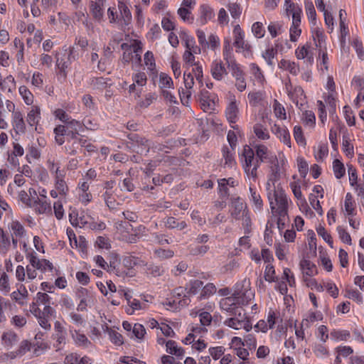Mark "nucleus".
<instances>
[{
	"instance_id": "ea45409f",
	"label": "nucleus",
	"mask_w": 364,
	"mask_h": 364,
	"mask_svg": "<svg viewBox=\"0 0 364 364\" xmlns=\"http://www.w3.org/2000/svg\"><path fill=\"white\" fill-rule=\"evenodd\" d=\"M275 269L273 265L267 264L264 270V279L268 282H275Z\"/></svg>"
},
{
	"instance_id": "f704fd0d",
	"label": "nucleus",
	"mask_w": 364,
	"mask_h": 364,
	"mask_svg": "<svg viewBox=\"0 0 364 364\" xmlns=\"http://www.w3.org/2000/svg\"><path fill=\"white\" fill-rule=\"evenodd\" d=\"M313 38L315 41L316 46L321 48L325 42V35L323 31L319 28L315 29V31H313Z\"/></svg>"
},
{
	"instance_id": "338daca9",
	"label": "nucleus",
	"mask_w": 364,
	"mask_h": 364,
	"mask_svg": "<svg viewBox=\"0 0 364 364\" xmlns=\"http://www.w3.org/2000/svg\"><path fill=\"white\" fill-rule=\"evenodd\" d=\"M346 296L351 299L356 300L358 303H362L363 298L360 293L357 289H348Z\"/></svg>"
},
{
	"instance_id": "c9c22d12",
	"label": "nucleus",
	"mask_w": 364,
	"mask_h": 364,
	"mask_svg": "<svg viewBox=\"0 0 364 364\" xmlns=\"http://www.w3.org/2000/svg\"><path fill=\"white\" fill-rule=\"evenodd\" d=\"M73 337L77 345L84 348H87L91 344V342L84 334L75 332V333L73 335Z\"/></svg>"
},
{
	"instance_id": "2f4dec72",
	"label": "nucleus",
	"mask_w": 364,
	"mask_h": 364,
	"mask_svg": "<svg viewBox=\"0 0 364 364\" xmlns=\"http://www.w3.org/2000/svg\"><path fill=\"white\" fill-rule=\"evenodd\" d=\"M274 161L275 164L272 166V173L269 176L268 183L267 184V186H270L269 182H272L273 185H274V183L277 181L280 178L279 166L278 164V161L276 158L274 159Z\"/></svg>"
},
{
	"instance_id": "13d9d810",
	"label": "nucleus",
	"mask_w": 364,
	"mask_h": 364,
	"mask_svg": "<svg viewBox=\"0 0 364 364\" xmlns=\"http://www.w3.org/2000/svg\"><path fill=\"white\" fill-rule=\"evenodd\" d=\"M203 285V282L200 280L196 279L193 281H191L188 293L193 294H197L198 290L202 288Z\"/></svg>"
},
{
	"instance_id": "423d86ee",
	"label": "nucleus",
	"mask_w": 364,
	"mask_h": 364,
	"mask_svg": "<svg viewBox=\"0 0 364 364\" xmlns=\"http://www.w3.org/2000/svg\"><path fill=\"white\" fill-rule=\"evenodd\" d=\"M272 131L284 144L291 147L290 134L284 126L274 124V127H272Z\"/></svg>"
},
{
	"instance_id": "603ef678",
	"label": "nucleus",
	"mask_w": 364,
	"mask_h": 364,
	"mask_svg": "<svg viewBox=\"0 0 364 364\" xmlns=\"http://www.w3.org/2000/svg\"><path fill=\"white\" fill-rule=\"evenodd\" d=\"M316 231L318 232V234L322 237V238L327 242L330 245L331 247H332V245H333V240H332V237L326 231L325 228L321 226V225H319L317 228H316Z\"/></svg>"
},
{
	"instance_id": "774afa93",
	"label": "nucleus",
	"mask_w": 364,
	"mask_h": 364,
	"mask_svg": "<svg viewBox=\"0 0 364 364\" xmlns=\"http://www.w3.org/2000/svg\"><path fill=\"white\" fill-rule=\"evenodd\" d=\"M30 347L31 343L28 341H23L21 343L18 350L16 351V355H22L25 354L26 352L30 350Z\"/></svg>"
},
{
	"instance_id": "e433bc0d",
	"label": "nucleus",
	"mask_w": 364,
	"mask_h": 364,
	"mask_svg": "<svg viewBox=\"0 0 364 364\" xmlns=\"http://www.w3.org/2000/svg\"><path fill=\"white\" fill-rule=\"evenodd\" d=\"M233 151L234 150H232L231 148L228 146H224L223 148V155L225 159V163L229 166H232L235 164V159L232 153Z\"/></svg>"
},
{
	"instance_id": "f03ea898",
	"label": "nucleus",
	"mask_w": 364,
	"mask_h": 364,
	"mask_svg": "<svg viewBox=\"0 0 364 364\" xmlns=\"http://www.w3.org/2000/svg\"><path fill=\"white\" fill-rule=\"evenodd\" d=\"M253 293L250 290H245L244 291L237 289L235 291L232 296L223 299L220 301L221 308L230 312L231 315L236 316L238 308L236 304L246 305L253 296Z\"/></svg>"
},
{
	"instance_id": "f8f14e48",
	"label": "nucleus",
	"mask_w": 364,
	"mask_h": 364,
	"mask_svg": "<svg viewBox=\"0 0 364 364\" xmlns=\"http://www.w3.org/2000/svg\"><path fill=\"white\" fill-rule=\"evenodd\" d=\"M118 9L120 12L121 18L124 26H128L132 21V14L128 6L122 1H119Z\"/></svg>"
},
{
	"instance_id": "3c124183",
	"label": "nucleus",
	"mask_w": 364,
	"mask_h": 364,
	"mask_svg": "<svg viewBox=\"0 0 364 364\" xmlns=\"http://www.w3.org/2000/svg\"><path fill=\"white\" fill-rule=\"evenodd\" d=\"M138 258L133 256H127L123 259V265L128 269H132L139 264Z\"/></svg>"
},
{
	"instance_id": "a19ab883",
	"label": "nucleus",
	"mask_w": 364,
	"mask_h": 364,
	"mask_svg": "<svg viewBox=\"0 0 364 364\" xmlns=\"http://www.w3.org/2000/svg\"><path fill=\"white\" fill-rule=\"evenodd\" d=\"M306 15L314 24H316V13L312 2H307L305 4Z\"/></svg>"
},
{
	"instance_id": "9d476101",
	"label": "nucleus",
	"mask_w": 364,
	"mask_h": 364,
	"mask_svg": "<svg viewBox=\"0 0 364 364\" xmlns=\"http://www.w3.org/2000/svg\"><path fill=\"white\" fill-rule=\"evenodd\" d=\"M184 40L186 42V47L187 50L185 51L183 55V60L188 64H191V65H194V60H195V56L193 55V53L191 52V43H194L193 38L185 35Z\"/></svg>"
},
{
	"instance_id": "4468645a",
	"label": "nucleus",
	"mask_w": 364,
	"mask_h": 364,
	"mask_svg": "<svg viewBox=\"0 0 364 364\" xmlns=\"http://www.w3.org/2000/svg\"><path fill=\"white\" fill-rule=\"evenodd\" d=\"M213 77L217 80H222L223 75L226 74V70L220 62L214 61L210 69Z\"/></svg>"
},
{
	"instance_id": "a18cd8bd",
	"label": "nucleus",
	"mask_w": 364,
	"mask_h": 364,
	"mask_svg": "<svg viewBox=\"0 0 364 364\" xmlns=\"http://www.w3.org/2000/svg\"><path fill=\"white\" fill-rule=\"evenodd\" d=\"M216 291V288L215 285L212 283H208L205 286H204L202 289L200 299L205 298L206 296H208L211 294H213Z\"/></svg>"
},
{
	"instance_id": "58836bf2",
	"label": "nucleus",
	"mask_w": 364,
	"mask_h": 364,
	"mask_svg": "<svg viewBox=\"0 0 364 364\" xmlns=\"http://www.w3.org/2000/svg\"><path fill=\"white\" fill-rule=\"evenodd\" d=\"M173 86L172 79L168 76L166 73H161L160 74L159 79V87L161 90H164L165 88H170Z\"/></svg>"
},
{
	"instance_id": "bb28decb",
	"label": "nucleus",
	"mask_w": 364,
	"mask_h": 364,
	"mask_svg": "<svg viewBox=\"0 0 364 364\" xmlns=\"http://www.w3.org/2000/svg\"><path fill=\"white\" fill-rule=\"evenodd\" d=\"M333 170L336 178L340 179L344 176L346 168L343 164L339 159L333 161Z\"/></svg>"
},
{
	"instance_id": "e2e57ef3",
	"label": "nucleus",
	"mask_w": 364,
	"mask_h": 364,
	"mask_svg": "<svg viewBox=\"0 0 364 364\" xmlns=\"http://www.w3.org/2000/svg\"><path fill=\"white\" fill-rule=\"evenodd\" d=\"M252 32L257 38H262L264 36V30L262 26V23L260 22H256L252 25Z\"/></svg>"
},
{
	"instance_id": "052dcab7",
	"label": "nucleus",
	"mask_w": 364,
	"mask_h": 364,
	"mask_svg": "<svg viewBox=\"0 0 364 364\" xmlns=\"http://www.w3.org/2000/svg\"><path fill=\"white\" fill-rule=\"evenodd\" d=\"M337 230L341 240L346 244L351 245V237L349 233L341 227H338Z\"/></svg>"
},
{
	"instance_id": "39448f33",
	"label": "nucleus",
	"mask_w": 364,
	"mask_h": 364,
	"mask_svg": "<svg viewBox=\"0 0 364 364\" xmlns=\"http://www.w3.org/2000/svg\"><path fill=\"white\" fill-rule=\"evenodd\" d=\"M54 328L55 333L53 335V338L56 341V344H55L54 346L56 348L57 350H58L61 349L62 344L65 343L66 331L58 321L55 322Z\"/></svg>"
},
{
	"instance_id": "4be33fe9",
	"label": "nucleus",
	"mask_w": 364,
	"mask_h": 364,
	"mask_svg": "<svg viewBox=\"0 0 364 364\" xmlns=\"http://www.w3.org/2000/svg\"><path fill=\"white\" fill-rule=\"evenodd\" d=\"M102 6L100 3L91 1L90 2V9L93 18L100 21L103 16Z\"/></svg>"
},
{
	"instance_id": "bf43d9fd",
	"label": "nucleus",
	"mask_w": 364,
	"mask_h": 364,
	"mask_svg": "<svg viewBox=\"0 0 364 364\" xmlns=\"http://www.w3.org/2000/svg\"><path fill=\"white\" fill-rule=\"evenodd\" d=\"M336 352L340 355L346 358L353 353V349L350 346H338L336 348Z\"/></svg>"
},
{
	"instance_id": "1a4fd4ad",
	"label": "nucleus",
	"mask_w": 364,
	"mask_h": 364,
	"mask_svg": "<svg viewBox=\"0 0 364 364\" xmlns=\"http://www.w3.org/2000/svg\"><path fill=\"white\" fill-rule=\"evenodd\" d=\"M238 107L236 104L235 96H232V100L229 103L225 110L226 117L230 123H235L238 116Z\"/></svg>"
},
{
	"instance_id": "7ed1b4c3",
	"label": "nucleus",
	"mask_w": 364,
	"mask_h": 364,
	"mask_svg": "<svg viewBox=\"0 0 364 364\" xmlns=\"http://www.w3.org/2000/svg\"><path fill=\"white\" fill-rule=\"evenodd\" d=\"M127 138V147L139 154H146L152 146L151 141L136 133L128 134Z\"/></svg>"
},
{
	"instance_id": "6e6552de",
	"label": "nucleus",
	"mask_w": 364,
	"mask_h": 364,
	"mask_svg": "<svg viewBox=\"0 0 364 364\" xmlns=\"http://www.w3.org/2000/svg\"><path fill=\"white\" fill-rule=\"evenodd\" d=\"M233 33L235 36L234 46L238 48H242L243 50H249L250 46L248 44H245L244 41V32L242 31L240 26L237 25L235 26L233 30Z\"/></svg>"
},
{
	"instance_id": "4d7b16f0",
	"label": "nucleus",
	"mask_w": 364,
	"mask_h": 364,
	"mask_svg": "<svg viewBox=\"0 0 364 364\" xmlns=\"http://www.w3.org/2000/svg\"><path fill=\"white\" fill-rule=\"evenodd\" d=\"M331 336L341 341H346L350 337V333L347 331H333L331 332Z\"/></svg>"
},
{
	"instance_id": "f257e3e1",
	"label": "nucleus",
	"mask_w": 364,
	"mask_h": 364,
	"mask_svg": "<svg viewBox=\"0 0 364 364\" xmlns=\"http://www.w3.org/2000/svg\"><path fill=\"white\" fill-rule=\"evenodd\" d=\"M267 196L272 213L277 218V222H288V200L284 191L274 188L273 193L269 192Z\"/></svg>"
},
{
	"instance_id": "0e129e2a",
	"label": "nucleus",
	"mask_w": 364,
	"mask_h": 364,
	"mask_svg": "<svg viewBox=\"0 0 364 364\" xmlns=\"http://www.w3.org/2000/svg\"><path fill=\"white\" fill-rule=\"evenodd\" d=\"M225 348L223 346L213 347L209 348V353L213 359L217 360L224 354Z\"/></svg>"
},
{
	"instance_id": "412c9836",
	"label": "nucleus",
	"mask_w": 364,
	"mask_h": 364,
	"mask_svg": "<svg viewBox=\"0 0 364 364\" xmlns=\"http://www.w3.org/2000/svg\"><path fill=\"white\" fill-rule=\"evenodd\" d=\"M109 335L110 341L117 346H122L124 343L122 336L114 329L106 326L105 330Z\"/></svg>"
},
{
	"instance_id": "de8ad7c7",
	"label": "nucleus",
	"mask_w": 364,
	"mask_h": 364,
	"mask_svg": "<svg viewBox=\"0 0 364 364\" xmlns=\"http://www.w3.org/2000/svg\"><path fill=\"white\" fill-rule=\"evenodd\" d=\"M55 116L58 118L65 124H69L71 119L70 117L62 109H57L55 112Z\"/></svg>"
},
{
	"instance_id": "aec40b11",
	"label": "nucleus",
	"mask_w": 364,
	"mask_h": 364,
	"mask_svg": "<svg viewBox=\"0 0 364 364\" xmlns=\"http://www.w3.org/2000/svg\"><path fill=\"white\" fill-rule=\"evenodd\" d=\"M231 200V208L232 209L231 210V215L235 219H239L240 214L243 210V203L240 197L234 198Z\"/></svg>"
},
{
	"instance_id": "4c0bfd02",
	"label": "nucleus",
	"mask_w": 364,
	"mask_h": 364,
	"mask_svg": "<svg viewBox=\"0 0 364 364\" xmlns=\"http://www.w3.org/2000/svg\"><path fill=\"white\" fill-rule=\"evenodd\" d=\"M294 137L296 141L303 146H305L306 144V139L303 134L302 129L300 126H295L294 128Z\"/></svg>"
},
{
	"instance_id": "09e8293b",
	"label": "nucleus",
	"mask_w": 364,
	"mask_h": 364,
	"mask_svg": "<svg viewBox=\"0 0 364 364\" xmlns=\"http://www.w3.org/2000/svg\"><path fill=\"white\" fill-rule=\"evenodd\" d=\"M348 175H349V181L350 184L352 186H355L358 182V176H357V171L355 168L351 165L348 164Z\"/></svg>"
},
{
	"instance_id": "5701e85b",
	"label": "nucleus",
	"mask_w": 364,
	"mask_h": 364,
	"mask_svg": "<svg viewBox=\"0 0 364 364\" xmlns=\"http://www.w3.org/2000/svg\"><path fill=\"white\" fill-rule=\"evenodd\" d=\"M32 205L35 208L36 211L40 214L45 213L47 211L50 212L51 210L50 204L46 200L43 201L40 200L38 198H36Z\"/></svg>"
},
{
	"instance_id": "c756f323",
	"label": "nucleus",
	"mask_w": 364,
	"mask_h": 364,
	"mask_svg": "<svg viewBox=\"0 0 364 364\" xmlns=\"http://www.w3.org/2000/svg\"><path fill=\"white\" fill-rule=\"evenodd\" d=\"M253 129L254 132L258 139L261 140H267L269 138L267 129L261 124H256Z\"/></svg>"
},
{
	"instance_id": "ddd939ff",
	"label": "nucleus",
	"mask_w": 364,
	"mask_h": 364,
	"mask_svg": "<svg viewBox=\"0 0 364 364\" xmlns=\"http://www.w3.org/2000/svg\"><path fill=\"white\" fill-rule=\"evenodd\" d=\"M166 352L171 355H174L177 358H182L184 355V350L178 347L176 341L169 340L166 343Z\"/></svg>"
},
{
	"instance_id": "2eb2a0df",
	"label": "nucleus",
	"mask_w": 364,
	"mask_h": 364,
	"mask_svg": "<svg viewBox=\"0 0 364 364\" xmlns=\"http://www.w3.org/2000/svg\"><path fill=\"white\" fill-rule=\"evenodd\" d=\"M3 344L7 348H11L18 341V336L13 331H7L2 335Z\"/></svg>"
},
{
	"instance_id": "8fccbe9b",
	"label": "nucleus",
	"mask_w": 364,
	"mask_h": 364,
	"mask_svg": "<svg viewBox=\"0 0 364 364\" xmlns=\"http://www.w3.org/2000/svg\"><path fill=\"white\" fill-rule=\"evenodd\" d=\"M228 10L234 18H237L240 17L242 9L240 8V6L237 3H231L228 5Z\"/></svg>"
},
{
	"instance_id": "864d4df0",
	"label": "nucleus",
	"mask_w": 364,
	"mask_h": 364,
	"mask_svg": "<svg viewBox=\"0 0 364 364\" xmlns=\"http://www.w3.org/2000/svg\"><path fill=\"white\" fill-rule=\"evenodd\" d=\"M343 146L346 155L353 157L354 155L353 146L350 145V140L347 137H343Z\"/></svg>"
},
{
	"instance_id": "473e14b6",
	"label": "nucleus",
	"mask_w": 364,
	"mask_h": 364,
	"mask_svg": "<svg viewBox=\"0 0 364 364\" xmlns=\"http://www.w3.org/2000/svg\"><path fill=\"white\" fill-rule=\"evenodd\" d=\"M55 179L56 183L55 187L56 189L59 191V193L61 195H65L67 191H68V188L63 178H60L58 176V168L55 170Z\"/></svg>"
},
{
	"instance_id": "dca6fc26",
	"label": "nucleus",
	"mask_w": 364,
	"mask_h": 364,
	"mask_svg": "<svg viewBox=\"0 0 364 364\" xmlns=\"http://www.w3.org/2000/svg\"><path fill=\"white\" fill-rule=\"evenodd\" d=\"M301 268L303 270L304 274L307 276L313 277L317 274L316 266L309 259H303L300 262Z\"/></svg>"
},
{
	"instance_id": "680f3d73",
	"label": "nucleus",
	"mask_w": 364,
	"mask_h": 364,
	"mask_svg": "<svg viewBox=\"0 0 364 364\" xmlns=\"http://www.w3.org/2000/svg\"><path fill=\"white\" fill-rule=\"evenodd\" d=\"M184 84L186 90H191L194 85V77L192 73H184L183 75Z\"/></svg>"
},
{
	"instance_id": "20e7f679",
	"label": "nucleus",
	"mask_w": 364,
	"mask_h": 364,
	"mask_svg": "<svg viewBox=\"0 0 364 364\" xmlns=\"http://www.w3.org/2000/svg\"><path fill=\"white\" fill-rule=\"evenodd\" d=\"M198 101L200 107L205 112H211L215 109V102L210 99V92L205 89H202L198 95Z\"/></svg>"
},
{
	"instance_id": "a878e982",
	"label": "nucleus",
	"mask_w": 364,
	"mask_h": 364,
	"mask_svg": "<svg viewBox=\"0 0 364 364\" xmlns=\"http://www.w3.org/2000/svg\"><path fill=\"white\" fill-rule=\"evenodd\" d=\"M40 119V108L34 107L28 112L27 122L30 126H34L38 123Z\"/></svg>"
},
{
	"instance_id": "0eeeda50",
	"label": "nucleus",
	"mask_w": 364,
	"mask_h": 364,
	"mask_svg": "<svg viewBox=\"0 0 364 364\" xmlns=\"http://www.w3.org/2000/svg\"><path fill=\"white\" fill-rule=\"evenodd\" d=\"M67 137L70 139H77V136L79 132L82 129V124L80 122L73 119L66 124Z\"/></svg>"
},
{
	"instance_id": "9b49d317",
	"label": "nucleus",
	"mask_w": 364,
	"mask_h": 364,
	"mask_svg": "<svg viewBox=\"0 0 364 364\" xmlns=\"http://www.w3.org/2000/svg\"><path fill=\"white\" fill-rule=\"evenodd\" d=\"M242 156L245 158V164L243 165V167L245 172L249 174L252 162H254L255 160L254 151L248 146H245L243 149Z\"/></svg>"
},
{
	"instance_id": "79ce46f5",
	"label": "nucleus",
	"mask_w": 364,
	"mask_h": 364,
	"mask_svg": "<svg viewBox=\"0 0 364 364\" xmlns=\"http://www.w3.org/2000/svg\"><path fill=\"white\" fill-rule=\"evenodd\" d=\"M178 14L184 21L193 22V17L191 16V11L188 8L181 7L178 10Z\"/></svg>"
},
{
	"instance_id": "69168bd1",
	"label": "nucleus",
	"mask_w": 364,
	"mask_h": 364,
	"mask_svg": "<svg viewBox=\"0 0 364 364\" xmlns=\"http://www.w3.org/2000/svg\"><path fill=\"white\" fill-rule=\"evenodd\" d=\"M301 30L299 28V26H296L295 24H292L290 30V40L292 42H295L297 41V38L301 35Z\"/></svg>"
},
{
	"instance_id": "49530a36",
	"label": "nucleus",
	"mask_w": 364,
	"mask_h": 364,
	"mask_svg": "<svg viewBox=\"0 0 364 364\" xmlns=\"http://www.w3.org/2000/svg\"><path fill=\"white\" fill-rule=\"evenodd\" d=\"M279 65L281 68H284V69L289 70V72L292 74L296 75L297 73L298 69L295 66L294 63H291V62H290L289 60H282L280 61Z\"/></svg>"
},
{
	"instance_id": "72a5a7b5",
	"label": "nucleus",
	"mask_w": 364,
	"mask_h": 364,
	"mask_svg": "<svg viewBox=\"0 0 364 364\" xmlns=\"http://www.w3.org/2000/svg\"><path fill=\"white\" fill-rule=\"evenodd\" d=\"M210 249L208 245H195L189 247V252L191 255H204Z\"/></svg>"
},
{
	"instance_id": "cd10ccee",
	"label": "nucleus",
	"mask_w": 364,
	"mask_h": 364,
	"mask_svg": "<svg viewBox=\"0 0 364 364\" xmlns=\"http://www.w3.org/2000/svg\"><path fill=\"white\" fill-rule=\"evenodd\" d=\"M245 314H243L242 318H238L235 316L232 318H230L225 321V324L230 328L235 329L242 328V326H244V317Z\"/></svg>"
},
{
	"instance_id": "a211bd4d",
	"label": "nucleus",
	"mask_w": 364,
	"mask_h": 364,
	"mask_svg": "<svg viewBox=\"0 0 364 364\" xmlns=\"http://www.w3.org/2000/svg\"><path fill=\"white\" fill-rule=\"evenodd\" d=\"M200 13L201 15L199 21L202 25L205 24L215 16L213 9L207 5H202L200 6Z\"/></svg>"
},
{
	"instance_id": "37998d69",
	"label": "nucleus",
	"mask_w": 364,
	"mask_h": 364,
	"mask_svg": "<svg viewBox=\"0 0 364 364\" xmlns=\"http://www.w3.org/2000/svg\"><path fill=\"white\" fill-rule=\"evenodd\" d=\"M19 93L23 98L26 104L31 105L33 103L32 94L26 86H21L19 87Z\"/></svg>"
},
{
	"instance_id": "5fc2aeb1",
	"label": "nucleus",
	"mask_w": 364,
	"mask_h": 364,
	"mask_svg": "<svg viewBox=\"0 0 364 364\" xmlns=\"http://www.w3.org/2000/svg\"><path fill=\"white\" fill-rule=\"evenodd\" d=\"M344 206L348 215H353L354 207L352 201V196L349 193H348L346 196Z\"/></svg>"
},
{
	"instance_id": "f3484780",
	"label": "nucleus",
	"mask_w": 364,
	"mask_h": 364,
	"mask_svg": "<svg viewBox=\"0 0 364 364\" xmlns=\"http://www.w3.org/2000/svg\"><path fill=\"white\" fill-rule=\"evenodd\" d=\"M10 246L9 235L2 228H0V254L6 255L9 250Z\"/></svg>"
},
{
	"instance_id": "b1692460",
	"label": "nucleus",
	"mask_w": 364,
	"mask_h": 364,
	"mask_svg": "<svg viewBox=\"0 0 364 364\" xmlns=\"http://www.w3.org/2000/svg\"><path fill=\"white\" fill-rule=\"evenodd\" d=\"M71 63V59L67 53V50H65L64 53L61 57H58L56 60V65L61 72H65V69Z\"/></svg>"
},
{
	"instance_id": "7c9ffc66",
	"label": "nucleus",
	"mask_w": 364,
	"mask_h": 364,
	"mask_svg": "<svg viewBox=\"0 0 364 364\" xmlns=\"http://www.w3.org/2000/svg\"><path fill=\"white\" fill-rule=\"evenodd\" d=\"M257 157L261 162L269 159L268 149L263 144L256 145L255 146Z\"/></svg>"
},
{
	"instance_id": "393cba45",
	"label": "nucleus",
	"mask_w": 364,
	"mask_h": 364,
	"mask_svg": "<svg viewBox=\"0 0 364 364\" xmlns=\"http://www.w3.org/2000/svg\"><path fill=\"white\" fill-rule=\"evenodd\" d=\"M353 82L360 89V92L355 100V105L358 107L360 96L362 95V100H364V79L359 76H355L353 79Z\"/></svg>"
},
{
	"instance_id": "c85d7f7f",
	"label": "nucleus",
	"mask_w": 364,
	"mask_h": 364,
	"mask_svg": "<svg viewBox=\"0 0 364 364\" xmlns=\"http://www.w3.org/2000/svg\"><path fill=\"white\" fill-rule=\"evenodd\" d=\"M90 85L93 89L103 90L107 87V79L102 77H92L90 80Z\"/></svg>"
},
{
	"instance_id": "c03bdc74",
	"label": "nucleus",
	"mask_w": 364,
	"mask_h": 364,
	"mask_svg": "<svg viewBox=\"0 0 364 364\" xmlns=\"http://www.w3.org/2000/svg\"><path fill=\"white\" fill-rule=\"evenodd\" d=\"M11 228L16 236L22 237L25 233L23 226L18 221H13L11 223Z\"/></svg>"
},
{
	"instance_id": "6ab92c4d",
	"label": "nucleus",
	"mask_w": 364,
	"mask_h": 364,
	"mask_svg": "<svg viewBox=\"0 0 364 364\" xmlns=\"http://www.w3.org/2000/svg\"><path fill=\"white\" fill-rule=\"evenodd\" d=\"M14 129L16 133H24L26 131V124L23 115L20 112H14Z\"/></svg>"
},
{
	"instance_id": "6e6d98bb",
	"label": "nucleus",
	"mask_w": 364,
	"mask_h": 364,
	"mask_svg": "<svg viewBox=\"0 0 364 364\" xmlns=\"http://www.w3.org/2000/svg\"><path fill=\"white\" fill-rule=\"evenodd\" d=\"M132 333L136 338L141 339L146 333V330L143 325L140 323H135L132 328Z\"/></svg>"
}]
</instances>
